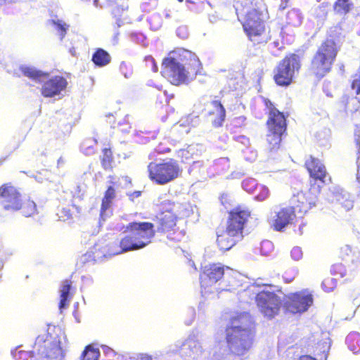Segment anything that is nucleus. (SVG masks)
<instances>
[{
	"mask_svg": "<svg viewBox=\"0 0 360 360\" xmlns=\"http://www.w3.org/2000/svg\"><path fill=\"white\" fill-rule=\"evenodd\" d=\"M65 354L60 341L49 335H39L30 351L32 360H62Z\"/></svg>",
	"mask_w": 360,
	"mask_h": 360,
	"instance_id": "obj_8",
	"label": "nucleus"
},
{
	"mask_svg": "<svg viewBox=\"0 0 360 360\" xmlns=\"http://www.w3.org/2000/svg\"><path fill=\"white\" fill-rule=\"evenodd\" d=\"M296 217L295 210L292 206L281 207L276 212L271 221V227L274 231H282L290 224Z\"/></svg>",
	"mask_w": 360,
	"mask_h": 360,
	"instance_id": "obj_17",
	"label": "nucleus"
},
{
	"mask_svg": "<svg viewBox=\"0 0 360 360\" xmlns=\"http://www.w3.org/2000/svg\"><path fill=\"white\" fill-rule=\"evenodd\" d=\"M303 20V15L300 11L297 8H292L286 14V23L293 27L300 26Z\"/></svg>",
	"mask_w": 360,
	"mask_h": 360,
	"instance_id": "obj_29",
	"label": "nucleus"
},
{
	"mask_svg": "<svg viewBox=\"0 0 360 360\" xmlns=\"http://www.w3.org/2000/svg\"><path fill=\"white\" fill-rule=\"evenodd\" d=\"M320 193H316L309 191L307 193L298 195L297 207H299V212L302 213H306L310 209L314 207L318 200V195Z\"/></svg>",
	"mask_w": 360,
	"mask_h": 360,
	"instance_id": "obj_20",
	"label": "nucleus"
},
{
	"mask_svg": "<svg viewBox=\"0 0 360 360\" xmlns=\"http://www.w3.org/2000/svg\"><path fill=\"white\" fill-rule=\"evenodd\" d=\"M182 56L190 60L187 69L172 57L165 58L162 64V75L174 85L187 84L200 72L201 68L200 61L194 53L183 50Z\"/></svg>",
	"mask_w": 360,
	"mask_h": 360,
	"instance_id": "obj_4",
	"label": "nucleus"
},
{
	"mask_svg": "<svg viewBox=\"0 0 360 360\" xmlns=\"http://www.w3.org/2000/svg\"><path fill=\"white\" fill-rule=\"evenodd\" d=\"M148 178L158 185H165L179 178L182 169L178 162L172 158L161 162H151L148 165Z\"/></svg>",
	"mask_w": 360,
	"mask_h": 360,
	"instance_id": "obj_7",
	"label": "nucleus"
},
{
	"mask_svg": "<svg viewBox=\"0 0 360 360\" xmlns=\"http://www.w3.org/2000/svg\"><path fill=\"white\" fill-rule=\"evenodd\" d=\"M297 360H317L316 357H312L310 355H301Z\"/></svg>",
	"mask_w": 360,
	"mask_h": 360,
	"instance_id": "obj_53",
	"label": "nucleus"
},
{
	"mask_svg": "<svg viewBox=\"0 0 360 360\" xmlns=\"http://www.w3.org/2000/svg\"><path fill=\"white\" fill-rule=\"evenodd\" d=\"M354 7V4L349 0H337L333 6L334 11L340 15L348 13Z\"/></svg>",
	"mask_w": 360,
	"mask_h": 360,
	"instance_id": "obj_32",
	"label": "nucleus"
},
{
	"mask_svg": "<svg viewBox=\"0 0 360 360\" xmlns=\"http://www.w3.org/2000/svg\"><path fill=\"white\" fill-rule=\"evenodd\" d=\"M19 69L24 76L37 82L42 83L41 94L44 97L60 99L64 96L68 82L63 77H50L49 73L28 65H22Z\"/></svg>",
	"mask_w": 360,
	"mask_h": 360,
	"instance_id": "obj_5",
	"label": "nucleus"
},
{
	"mask_svg": "<svg viewBox=\"0 0 360 360\" xmlns=\"http://www.w3.org/2000/svg\"><path fill=\"white\" fill-rule=\"evenodd\" d=\"M12 355L15 360H27V358L30 356V352L23 351L17 348L12 352Z\"/></svg>",
	"mask_w": 360,
	"mask_h": 360,
	"instance_id": "obj_40",
	"label": "nucleus"
},
{
	"mask_svg": "<svg viewBox=\"0 0 360 360\" xmlns=\"http://www.w3.org/2000/svg\"><path fill=\"white\" fill-rule=\"evenodd\" d=\"M4 63V56L3 52L0 50V65H3Z\"/></svg>",
	"mask_w": 360,
	"mask_h": 360,
	"instance_id": "obj_55",
	"label": "nucleus"
},
{
	"mask_svg": "<svg viewBox=\"0 0 360 360\" xmlns=\"http://www.w3.org/2000/svg\"><path fill=\"white\" fill-rule=\"evenodd\" d=\"M255 192V198L258 201H263L269 195V191L268 188L263 185L257 186Z\"/></svg>",
	"mask_w": 360,
	"mask_h": 360,
	"instance_id": "obj_36",
	"label": "nucleus"
},
{
	"mask_svg": "<svg viewBox=\"0 0 360 360\" xmlns=\"http://www.w3.org/2000/svg\"><path fill=\"white\" fill-rule=\"evenodd\" d=\"M179 156H181V158H184L185 157L186 159H188L190 157H189V152L186 150V149H181L179 151Z\"/></svg>",
	"mask_w": 360,
	"mask_h": 360,
	"instance_id": "obj_52",
	"label": "nucleus"
},
{
	"mask_svg": "<svg viewBox=\"0 0 360 360\" xmlns=\"http://www.w3.org/2000/svg\"><path fill=\"white\" fill-rule=\"evenodd\" d=\"M309 177V191L320 193L322 188L332 183V178L321 160L310 155L304 162Z\"/></svg>",
	"mask_w": 360,
	"mask_h": 360,
	"instance_id": "obj_10",
	"label": "nucleus"
},
{
	"mask_svg": "<svg viewBox=\"0 0 360 360\" xmlns=\"http://www.w3.org/2000/svg\"><path fill=\"white\" fill-rule=\"evenodd\" d=\"M146 6H147V4H146V3H144V4H143L141 5V8H142V9H143V11H147V8H146Z\"/></svg>",
	"mask_w": 360,
	"mask_h": 360,
	"instance_id": "obj_57",
	"label": "nucleus"
},
{
	"mask_svg": "<svg viewBox=\"0 0 360 360\" xmlns=\"http://www.w3.org/2000/svg\"><path fill=\"white\" fill-rule=\"evenodd\" d=\"M196 347V343L192 340H186L181 343L179 347V352L183 357L191 356L194 353V349Z\"/></svg>",
	"mask_w": 360,
	"mask_h": 360,
	"instance_id": "obj_31",
	"label": "nucleus"
},
{
	"mask_svg": "<svg viewBox=\"0 0 360 360\" xmlns=\"http://www.w3.org/2000/svg\"><path fill=\"white\" fill-rule=\"evenodd\" d=\"M347 343L349 349L354 353L360 351V338L355 335H351L347 338Z\"/></svg>",
	"mask_w": 360,
	"mask_h": 360,
	"instance_id": "obj_35",
	"label": "nucleus"
},
{
	"mask_svg": "<svg viewBox=\"0 0 360 360\" xmlns=\"http://www.w3.org/2000/svg\"><path fill=\"white\" fill-rule=\"evenodd\" d=\"M250 216L248 207L242 205L235 207L229 212L226 229L231 234L243 238V231Z\"/></svg>",
	"mask_w": 360,
	"mask_h": 360,
	"instance_id": "obj_14",
	"label": "nucleus"
},
{
	"mask_svg": "<svg viewBox=\"0 0 360 360\" xmlns=\"http://www.w3.org/2000/svg\"><path fill=\"white\" fill-rule=\"evenodd\" d=\"M0 202L4 210L8 212L20 211L25 217H30L37 213L36 203L30 198L23 199L20 188L11 182L0 186Z\"/></svg>",
	"mask_w": 360,
	"mask_h": 360,
	"instance_id": "obj_6",
	"label": "nucleus"
},
{
	"mask_svg": "<svg viewBox=\"0 0 360 360\" xmlns=\"http://www.w3.org/2000/svg\"><path fill=\"white\" fill-rule=\"evenodd\" d=\"M338 53L336 44L333 39H326L318 49L311 61V70L319 77L330 72Z\"/></svg>",
	"mask_w": 360,
	"mask_h": 360,
	"instance_id": "obj_9",
	"label": "nucleus"
},
{
	"mask_svg": "<svg viewBox=\"0 0 360 360\" xmlns=\"http://www.w3.org/2000/svg\"><path fill=\"white\" fill-rule=\"evenodd\" d=\"M100 160L101 166L104 169L107 170L112 168L114 158L112 151L110 148L102 149V155L100 157Z\"/></svg>",
	"mask_w": 360,
	"mask_h": 360,
	"instance_id": "obj_30",
	"label": "nucleus"
},
{
	"mask_svg": "<svg viewBox=\"0 0 360 360\" xmlns=\"http://www.w3.org/2000/svg\"><path fill=\"white\" fill-rule=\"evenodd\" d=\"M313 295L307 289L285 295L283 309L286 312L295 314L307 311L313 304Z\"/></svg>",
	"mask_w": 360,
	"mask_h": 360,
	"instance_id": "obj_13",
	"label": "nucleus"
},
{
	"mask_svg": "<svg viewBox=\"0 0 360 360\" xmlns=\"http://www.w3.org/2000/svg\"><path fill=\"white\" fill-rule=\"evenodd\" d=\"M146 65L148 68H150L152 71L156 72L158 71V66L155 61V59L151 56H147L145 57Z\"/></svg>",
	"mask_w": 360,
	"mask_h": 360,
	"instance_id": "obj_44",
	"label": "nucleus"
},
{
	"mask_svg": "<svg viewBox=\"0 0 360 360\" xmlns=\"http://www.w3.org/2000/svg\"><path fill=\"white\" fill-rule=\"evenodd\" d=\"M265 105L269 108V112H281V111L276 110L272 103L270 101L265 100Z\"/></svg>",
	"mask_w": 360,
	"mask_h": 360,
	"instance_id": "obj_50",
	"label": "nucleus"
},
{
	"mask_svg": "<svg viewBox=\"0 0 360 360\" xmlns=\"http://www.w3.org/2000/svg\"><path fill=\"white\" fill-rule=\"evenodd\" d=\"M65 160H63V158H60L58 160V163L60 164V163H64Z\"/></svg>",
	"mask_w": 360,
	"mask_h": 360,
	"instance_id": "obj_60",
	"label": "nucleus"
},
{
	"mask_svg": "<svg viewBox=\"0 0 360 360\" xmlns=\"http://www.w3.org/2000/svg\"><path fill=\"white\" fill-rule=\"evenodd\" d=\"M157 151L159 153H166L170 152L171 149L169 148H160V146H158V148H157Z\"/></svg>",
	"mask_w": 360,
	"mask_h": 360,
	"instance_id": "obj_54",
	"label": "nucleus"
},
{
	"mask_svg": "<svg viewBox=\"0 0 360 360\" xmlns=\"http://www.w3.org/2000/svg\"><path fill=\"white\" fill-rule=\"evenodd\" d=\"M100 352L98 349H96L89 345L86 346L82 352V360H98Z\"/></svg>",
	"mask_w": 360,
	"mask_h": 360,
	"instance_id": "obj_33",
	"label": "nucleus"
},
{
	"mask_svg": "<svg viewBox=\"0 0 360 360\" xmlns=\"http://www.w3.org/2000/svg\"><path fill=\"white\" fill-rule=\"evenodd\" d=\"M262 6L260 0H236L234 7L238 18L259 12Z\"/></svg>",
	"mask_w": 360,
	"mask_h": 360,
	"instance_id": "obj_18",
	"label": "nucleus"
},
{
	"mask_svg": "<svg viewBox=\"0 0 360 360\" xmlns=\"http://www.w3.org/2000/svg\"><path fill=\"white\" fill-rule=\"evenodd\" d=\"M124 232L127 234L120 239L119 245L110 248L113 254L142 249L149 245L155 236L154 224L148 221L130 222L124 227Z\"/></svg>",
	"mask_w": 360,
	"mask_h": 360,
	"instance_id": "obj_2",
	"label": "nucleus"
},
{
	"mask_svg": "<svg viewBox=\"0 0 360 360\" xmlns=\"http://www.w3.org/2000/svg\"><path fill=\"white\" fill-rule=\"evenodd\" d=\"M111 60L110 54L102 49H98L92 56V61L99 67L108 65Z\"/></svg>",
	"mask_w": 360,
	"mask_h": 360,
	"instance_id": "obj_27",
	"label": "nucleus"
},
{
	"mask_svg": "<svg viewBox=\"0 0 360 360\" xmlns=\"http://www.w3.org/2000/svg\"><path fill=\"white\" fill-rule=\"evenodd\" d=\"M120 70L125 78H129L132 75V69L131 66L128 65L125 62L121 63Z\"/></svg>",
	"mask_w": 360,
	"mask_h": 360,
	"instance_id": "obj_42",
	"label": "nucleus"
},
{
	"mask_svg": "<svg viewBox=\"0 0 360 360\" xmlns=\"http://www.w3.org/2000/svg\"><path fill=\"white\" fill-rule=\"evenodd\" d=\"M141 195V191H134V192L131 193L130 194H129V198L130 200H134L135 198H138L139 197H140Z\"/></svg>",
	"mask_w": 360,
	"mask_h": 360,
	"instance_id": "obj_51",
	"label": "nucleus"
},
{
	"mask_svg": "<svg viewBox=\"0 0 360 360\" xmlns=\"http://www.w3.org/2000/svg\"><path fill=\"white\" fill-rule=\"evenodd\" d=\"M330 343L327 340L320 341L314 347L313 354L317 360H327Z\"/></svg>",
	"mask_w": 360,
	"mask_h": 360,
	"instance_id": "obj_25",
	"label": "nucleus"
},
{
	"mask_svg": "<svg viewBox=\"0 0 360 360\" xmlns=\"http://www.w3.org/2000/svg\"><path fill=\"white\" fill-rule=\"evenodd\" d=\"M255 326L248 313H238L231 316L225 328V340L229 354L241 359L252 347Z\"/></svg>",
	"mask_w": 360,
	"mask_h": 360,
	"instance_id": "obj_1",
	"label": "nucleus"
},
{
	"mask_svg": "<svg viewBox=\"0 0 360 360\" xmlns=\"http://www.w3.org/2000/svg\"><path fill=\"white\" fill-rule=\"evenodd\" d=\"M285 8V6L284 5V4H283V3H282V4H281V6H280V8H281V9H284Z\"/></svg>",
	"mask_w": 360,
	"mask_h": 360,
	"instance_id": "obj_62",
	"label": "nucleus"
},
{
	"mask_svg": "<svg viewBox=\"0 0 360 360\" xmlns=\"http://www.w3.org/2000/svg\"><path fill=\"white\" fill-rule=\"evenodd\" d=\"M300 68V57L291 54L284 58L275 70L274 80L279 86H288L291 84L296 72Z\"/></svg>",
	"mask_w": 360,
	"mask_h": 360,
	"instance_id": "obj_12",
	"label": "nucleus"
},
{
	"mask_svg": "<svg viewBox=\"0 0 360 360\" xmlns=\"http://www.w3.org/2000/svg\"><path fill=\"white\" fill-rule=\"evenodd\" d=\"M284 134L269 131L266 135L268 148L270 151L276 150L280 148L282 136Z\"/></svg>",
	"mask_w": 360,
	"mask_h": 360,
	"instance_id": "obj_28",
	"label": "nucleus"
},
{
	"mask_svg": "<svg viewBox=\"0 0 360 360\" xmlns=\"http://www.w3.org/2000/svg\"><path fill=\"white\" fill-rule=\"evenodd\" d=\"M165 16H166V18H170V15H169V12H168V11H166V12H165Z\"/></svg>",
	"mask_w": 360,
	"mask_h": 360,
	"instance_id": "obj_63",
	"label": "nucleus"
},
{
	"mask_svg": "<svg viewBox=\"0 0 360 360\" xmlns=\"http://www.w3.org/2000/svg\"><path fill=\"white\" fill-rule=\"evenodd\" d=\"M202 102H203L204 108H199V110L207 111V112H225L224 107L219 101L208 100L203 98L200 103Z\"/></svg>",
	"mask_w": 360,
	"mask_h": 360,
	"instance_id": "obj_26",
	"label": "nucleus"
},
{
	"mask_svg": "<svg viewBox=\"0 0 360 360\" xmlns=\"http://www.w3.org/2000/svg\"><path fill=\"white\" fill-rule=\"evenodd\" d=\"M259 186L254 179H247L242 182L243 188L250 193H254Z\"/></svg>",
	"mask_w": 360,
	"mask_h": 360,
	"instance_id": "obj_37",
	"label": "nucleus"
},
{
	"mask_svg": "<svg viewBox=\"0 0 360 360\" xmlns=\"http://www.w3.org/2000/svg\"><path fill=\"white\" fill-rule=\"evenodd\" d=\"M159 207V212L153 219L155 233L165 236L171 242H180L186 232L177 226L180 219L178 204L171 200H165L160 202Z\"/></svg>",
	"mask_w": 360,
	"mask_h": 360,
	"instance_id": "obj_3",
	"label": "nucleus"
},
{
	"mask_svg": "<svg viewBox=\"0 0 360 360\" xmlns=\"http://www.w3.org/2000/svg\"><path fill=\"white\" fill-rule=\"evenodd\" d=\"M104 353L105 354V355L113 354L115 356L113 359H110L109 360H127L124 358L122 355L117 354L110 347L105 348Z\"/></svg>",
	"mask_w": 360,
	"mask_h": 360,
	"instance_id": "obj_46",
	"label": "nucleus"
},
{
	"mask_svg": "<svg viewBox=\"0 0 360 360\" xmlns=\"http://www.w3.org/2000/svg\"><path fill=\"white\" fill-rule=\"evenodd\" d=\"M176 34L181 39H186L188 36V28L185 26H181L176 30Z\"/></svg>",
	"mask_w": 360,
	"mask_h": 360,
	"instance_id": "obj_47",
	"label": "nucleus"
},
{
	"mask_svg": "<svg viewBox=\"0 0 360 360\" xmlns=\"http://www.w3.org/2000/svg\"><path fill=\"white\" fill-rule=\"evenodd\" d=\"M0 1L5 2V3H12L13 0H0Z\"/></svg>",
	"mask_w": 360,
	"mask_h": 360,
	"instance_id": "obj_61",
	"label": "nucleus"
},
{
	"mask_svg": "<svg viewBox=\"0 0 360 360\" xmlns=\"http://www.w3.org/2000/svg\"><path fill=\"white\" fill-rule=\"evenodd\" d=\"M51 22L54 25V28L57 30L60 40H62L68 30L69 25L59 19H53Z\"/></svg>",
	"mask_w": 360,
	"mask_h": 360,
	"instance_id": "obj_34",
	"label": "nucleus"
},
{
	"mask_svg": "<svg viewBox=\"0 0 360 360\" xmlns=\"http://www.w3.org/2000/svg\"><path fill=\"white\" fill-rule=\"evenodd\" d=\"M266 124L270 131L281 132L285 134L286 131V118L284 114H270Z\"/></svg>",
	"mask_w": 360,
	"mask_h": 360,
	"instance_id": "obj_21",
	"label": "nucleus"
},
{
	"mask_svg": "<svg viewBox=\"0 0 360 360\" xmlns=\"http://www.w3.org/2000/svg\"><path fill=\"white\" fill-rule=\"evenodd\" d=\"M116 198V190L112 186H109L105 190L101 205V215H103L112 205Z\"/></svg>",
	"mask_w": 360,
	"mask_h": 360,
	"instance_id": "obj_23",
	"label": "nucleus"
},
{
	"mask_svg": "<svg viewBox=\"0 0 360 360\" xmlns=\"http://www.w3.org/2000/svg\"><path fill=\"white\" fill-rule=\"evenodd\" d=\"M352 89L355 91L356 96L349 99L346 110L353 112L360 110V73L354 75Z\"/></svg>",
	"mask_w": 360,
	"mask_h": 360,
	"instance_id": "obj_22",
	"label": "nucleus"
},
{
	"mask_svg": "<svg viewBox=\"0 0 360 360\" xmlns=\"http://www.w3.org/2000/svg\"><path fill=\"white\" fill-rule=\"evenodd\" d=\"M357 145L359 146L358 148V155L356 158V165H357V173L356 178L358 181L360 183V142L357 141Z\"/></svg>",
	"mask_w": 360,
	"mask_h": 360,
	"instance_id": "obj_49",
	"label": "nucleus"
},
{
	"mask_svg": "<svg viewBox=\"0 0 360 360\" xmlns=\"http://www.w3.org/2000/svg\"><path fill=\"white\" fill-rule=\"evenodd\" d=\"M291 257L294 260H300L303 255L302 250L300 247H294L290 252Z\"/></svg>",
	"mask_w": 360,
	"mask_h": 360,
	"instance_id": "obj_45",
	"label": "nucleus"
},
{
	"mask_svg": "<svg viewBox=\"0 0 360 360\" xmlns=\"http://www.w3.org/2000/svg\"><path fill=\"white\" fill-rule=\"evenodd\" d=\"M243 238L238 236L232 235L228 230H223L217 233V243L220 250L227 251L231 249L236 244Z\"/></svg>",
	"mask_w": 360,
	"mask_h": 360,
	"instance_id": "obj_19",
	"label": "nucleus"
},
{
	"mask_svg": "<svg viewBox=\"0 0 360 360\" xmlns=\"http://www.w3.org/2000/svg\"><path fill=\"white\" fill-rule=\"evenodd\" d=\"M255 302L259 311L267 319H272L280 313L283 303L276 292L263 289L255 294Z\"/></svg>",
	"mask_w": 360,
	"mask_h": 360,
	"instance_id": "obj_11",
	"label": "nucleus"
},
{
	"mask_svg": "<svg viewBox=\"0 0 360 360\" xmlns=\"http://www.w3.org/2000/svg\"><path fill=\"white\" fill-rule=\"evenodd\" d=\"M319 10L323 12V16H326L325 9L323 7H320Z\"/></svg>",
	"mask_w": 360,
	"mask_h": 360,
	"instance_id": "obj_59",
	"label": "nucleus"
},
{
	"mask_svg": "<svg viewBox=\"0 0 360 360\" xmlns=\"http://www.w3.org/2000/svg\"><path fill=\"white\" fill-rule=\"evenodd\" d=\"M94 6L96 8L99 7L98 0H94Z\"/></svg>",
	"mask_w": 360,
	"mask_h": 360,
	"instance_id": "obj_58",
	"label": "nucleus"
},
{
	"mask_svg": "<svg viewBox=\"0 0 360 360\" xmlns=\"http://www.w3.org/2000/svg\"><path fill=\"white\" fill-rule=\"evenodd\" d=\"M225 115H226V114H219V116L212 122L214 127H221L225 120Z\"/></svg>",
	"mask_w": 360,
	"mask_h": 360,
	"instance_id": "obj_48",
	"label": "nucleus"
},
{
	"mask_svg": "<svg viewBox=\"0 0 360 360\" xmlns=\"http://www.w3.org/2000/svg\"><path fill=\"white\" fill-rule=\"evenodd\" d=\"M193 127V126L191 125L190 123H187V124L181 123V124H176L174 130L176 133H179L181 134H186L191 131Z\"/></svg>",
	"mask_w": 360,
	"mask_h": 360,
	"instance_id": "obj_39",
	"label": "nucleus"
},
{
	"mask_svg": "<svg viewBox=\"0 0 360 360\" xmlns=\"http://www.w3.org/2000/svg\"><path fill=\"white\" fill-rule=\"evenodd\" d=\"M225 269H229V267L219 262L205 265L200 275L201 286L206 288L220 281L224 278Z\"/></svg>",
	"mask_w": 360,
	"mask_h": 360,
	"instance_id": "obj_15",
	"label": "nucleus"
},
{
	"mask_svg": "<svg viewBox=\"0 0 360 360\" xmlns=\"http://www.w3.org/2000/svg\"><path fill=\"white\" fill-rule=\"evenodd\" d=\"M72 282L70 280H64L60 289V296L59 308L60 310L67 307L69 304L70 290L71 289Z\"/></svg>",
	"mask_w": 360,
	"mask_h": 360,
	"instance_id": "obj_24",
	"label": "nucleus"
},
{
	"mask_svg": "<svg viewBox=\"0 0 360 360\" xmlns=\"http://www.w3.org/2000/svg\"><path fill=\"white\" fill-rule=\"evenodd\" d=\"M75 49L74 48H72L70 49V53H71L72 56H75Z\"/></svg>",
	"mask_w": 360,
	"mask_h": 360,
	"instance_id": "obj_56",
	"label": "nucleus"
},
{
	"mask_svg": "<svg viewBox=\"0 0 360 360\" xmlns=\"http://www.w3.org/2000/svg\"><path fill=\"white\" fill-rule=\"evenodd\" d=\"M106 356H108L109 358H112V359H113L115 357V356L113 354L106 355Z\"/></svg>",
	"mask_w": 360,
	"mask_h": 360,
	"instance_id": "obj_64",
	"label": "nucleus"
},
{
	"mask_svg": "<svg viewBox=\"0 0 360 360\" xmlns=\"http://www.w3.org/2000/svg\"><path fill=\"white\" fill-rule=\"evenodd\" d=\"M150 23L154 30H158L162 25V20L158 14H154L150 18Z\"/></svg>",
	"mask_w": 360,
	"mask_h": 360,
	"instance_id": "obj_43",
	"label": "nucleus"
},
{
	"mask_svg": "<svg viewBox=\"0 0 360 360\" xmlns=\"http://www.w3.org/2000/svg\"><path fill=\"white\" fill-rule=\"evenodd\" d=\"M57 215L60 221H67L72 219V213L69 208H62L58 210Z\"/></svg>",
	"mask_w": 360,
	"mask_h": 360,
	"instance_id": "obj_41",
	"label": "nucleus"
},
{
	"mask_svg": "<svg viewBox=\"0 0 360 360\" xmlns=\"http://www.w3.org/2000/svg\"><path fill=\"white\" fill-rule=\"evenodd\" d=\"M336 280L332 277H326L322 281L321 285L326 292H330L336 288Z\"/></svg>",
	"mask_w": 360,
	"mask_h": 360,
	"instance_id": "obj_38",
	"label": "nucleus"
},
{
	"mask_svg": "<svg viewBox=\"0 0 360 360\" xmlns=\"http://www.w3.org/2000/svg\"><path fill=\"white\" fill-rule=\"evenodd\" d=\"M262 13L259 11L244 16L243 28L250 39L255 43H260L258 39L264 32V21L261 18Z\"/></svg>",
	"mask_w": 360,
	"mask_h": 360,
	"instance_id": "obj_16",
	"label": "nucleus"
}]
</instances>
